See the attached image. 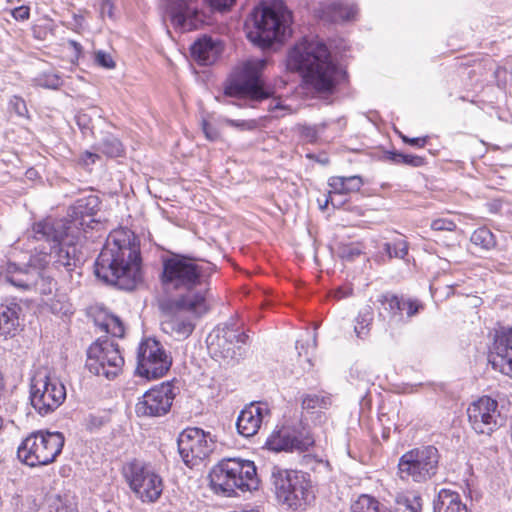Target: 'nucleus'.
<instances>
[{
    "instance_id": "61",
    "label": "nucleus",
    "mask_w": 512,
    "mask_h": 512,
    "mask_svg": "<svg viewBox=\"0 0 512 512\" xmlns=\"http://www.w3.org/2000/svg\"><path fill=\"white\" fill-rule=\"evenodd\" d=\"M398 300L399 302H405V298L404 297H399L398 296ZM404 310H405V307H403L402 303L399 304V312H400V319H399V323H404L405 320H404Z\"/></svg>"
},
{
    "instance_id": "35",
    "label": "nucleus",
    "mask_w": 512,
    "mask_h": 512,
    "mask_svg": "<svg viewBox=\"0 0 512 512\" xmlns=\"http://www.w3.org/2000/svg\"><path fill=\"white\" fill-rule=\"evenodd\" d=\"M290 442H292V451L304 452L313 446L315 440L310 431L302 428L301 430L290 431Z\"/></svg>"
},
{
    "instance_id": "47",
    "label": "nucleus",
    "mask_w": 512,
    "mask_h": 512,
    "mask_svg": "<svg viewBox=\"0 0 512 512\" xmlns=\"http://www.w3.org/2000/svg\"><path fill=\"white\" fill-rule=\"evenodd\" d=\"M103 424H104L103 417L97 416L94 414H89L84 419V425H85L86 429L91 432L99 429Z\"/></svg>"
},
{
    "instance_id": "59",
    "label": "nucleus",
    "mask_w": 512,
    "mask_h": 512,
    "mask_svg": "<svg viewBox=\"0 0 512 512\" xmlns=\"http://www.w3.org/2000/svg\"><path fill=\"white\" fill-rule=\"evenodd\" d=\"M57 512H77L76 504L69 500L61 502L57 507Z\"/></svg>"
},
{
    "instance_id": "7",
    "label": "nucleus",
    "mask_w": 512,
    "mask_h": 512,
    "mask_svg": "<svg viewBox=\"0 0 512 512\" xmlns=\"http://www.w3.org/2000/svg\"><path fill=\"white\" fill-rule=\"evenodd\" d=\"M271 482L279 502L294 511L305 510L315 498L310 476L305 472L273 466Z\"/></svg>"
},
{
    "instance_id": "17",
    "label": "nucleus",
    "mask_w": 512,
    "mask_h": 512,
    "mask_svg": "<svg viewBox=\"0 0 512 512\" xmlns=\"http://www.w3.org/2000/svg\"><path fill=\"white\" fill-rule=\"evenodd\" d=\"M248 336L228 325L215 328L207 337V346L216 359L229 363L240 355V344H245Z\"/></svg>"
},
{
    "instance_id": "6",
    "label": "nucleus",
    "mask_w": 512,
    "mask_h": 512,
    "mask_svg": "<svg viewBox=\"0 0 512 512\" xmlns=\"http://www.w3.org/2000/svg\"><path fill=\"white\" fill-rule=\"evenodd\" d=\"M210 486L216 493L231 496L236 490L252 491L259 486L253 461L240 458L221 460L209 473Z\"/></svg>"
},
{
    "instance_id": "44",
    "label": "nucleus",
    "mask_w": 512,
    "mask_h": 512,
    "mask_svg": "<svg viewBox=\"0 0 512 512\" xmlns=\"http://www.w3.org/2000/svg\"><path fill=\"white\" fill-rule=\"evenodd\" d=\"M401 303L403 307H405L404 312L408 319L415 316L421 309H423V304L417 299L405 298V302Z\"/></svg>"
},
{
    "instance_id": "56",
    "label": "nucleus",
    "mask_w": 512,
    "mask_h": 512,
    "mask_svg": "<svg viewBox=\"0 0 512 512\" xmlns=\"http://www.w3.org/2000/svg\"><path fill=\"white\" fill-rule=\"evenodd\" d=\"M402 137V140L411 145V146H415V147H424L425 144L427 143V137H416V138H409L407 136H401Z\"/></svg>"
},
{
    "instance_id": "16",
    "label": "nucleus",
    "mask_w": 512,
    "mask_h": 512,
    "mask_svg": "<svg viewBox=\"0 0 512 512\" xmlns=\"http://www.w3.org/2000/svg\"><path fill=\"white\" fill-rule=\"evenodd\" d=\"M177 444L183 462L189 467L196 466L207 458L213 451L214 446L209 433L197 427L182 431Z\"/></svg>"
},
{
    "instance_id": "24",
    "label": "nucleus",
    "mask_w": 512,
    "mask_h": 512,
    "mask_svg": "<svg viewBox=\"0 0 512 512\" xmlns=\"http://www.w3.org/2000/svg\"><path fill=\"white\" fill-rule=\"evenodd\" d=\"M172 308L175 310L174 314L162 322V330L172 336L175 340H184L188 338L195 329V319L200 316H195L187 309H177L173 302Z\"/></svg>"
},
{
    "instance_id": "19",
    "label": "nucleus",
    "mask_w": 512,
    "mask_h": 512,
    "mask_svg": "<svg viewBox=\"0 0 512 512\" xmlns=\"http://www.w3.org/2000/svg\"><path fill=\"white\" fill-rule=\"evenodd\" d=\"M175 398L174 388L169 383H162L146 391L138 399L135 412L139 417H161L166 415Z\"/></svg>"
},
{
    "instance_id": "15",
    "label": "nucleus",
    "mask_w": 512,
    "mask_h": 512,
    "mask_svg": "<svg viewBox=\"0 0 512 512\" xmlns=\"http://www.w3.org/2000/svg\"><path fill=\"white\" fill-rule=\"evenodd\" d=\"M4 278L22 291H34L44 295L52 292V279L44 276L43 272L35 266L9 262L5 268Z\"/></svg>"
},
{
    "instance_id": "14",
    "label": "nucleus",
    "mask_w": 512,
    "mask_h": 512,
    "mask_svg": "<svg viewBox=\"0 0 512 512\" xmlns=\"http://www.w3.org/2000/svg\"><path fill=\"white\" fill-rule=\"evenodd\" d=\"M171 364V358L159 341L149 338L140 343L137 351V375L148 380L158 379L168 372Z\"/></svg>"
},
{
    "instance_id": "36",
    "label": "nucleus",
    "mask_w": 512,
    "mask_h": 512,
    "mask_svg": "<svg viewBox=\"0 0 512 512\" xmlns=\"http://www.w3.org/2000/svg\"><path fill=\"white\" fill-rule=\"evenodd\" d=\"M378 302L381 304L384 311H386L388 313L390 322L399 324V319H400L399 304H400V302L398 300V296L393 293L386 292L379 296Z\"/></svg>"
},
{
    "instance_id": "18",
    "label": "nucleus",
    "mask_w": 512,
    "mask_h": 512,
    "mask_svg": "<svg viewBox=\"0 0 512 512\" xmlns=\"http://www.w3.org/2000/svg\"><path fill=\"white\" fill-rule=\"evenodd\" d=\"M467 416L470 427L477 434L490 436L502 426L498 403L488 396L472 402L467 408Z\"/></svg>"
},
{
    "instance_id": "9",
    "label": "nucleus",
    "mask_w": 512,
    "mask_h": 512,
    "mask_svg": "<svg viewBox=\"0 0 512 512\" xmlns=\"http://www.w3.org/2000/svg\"><path fill=\"white\" fill-rule=\"evenodd\" d=\"M64 442L61 432H33L22 441L17 456L31 467L48 465L61 453Z\"/></svg>"
},
{
    "instance_id": "28",
    "label": "nucleus",
    "mask_w": 512,
    "mask_h": 512,
    "mask_svg": "<svg viewBox=\"0 0 512 512\" xmlns=\"http://www.w3.org/2000/svg\"><path fill=\"white\" fill-rule=\"evenodd\" d=\"M21 306L14 300L0 304V335L14 337L20 330Z\"/></svg>"
},
{
    "instance_id": "23",
    "label": "nucleus",
    "mask_w": 512,
    "mask_h": 512,
    "mask_svg": "<svg viewBox=\"0 0 512 512\" xmlns=\"http://www.w3.org/2000/svg\"><path fill=\"white\" fill-rule=\"evenodd\" d=\"M488 361L493 369L512 378V328L496 332Z\"/></svg>"
},
{
    "instance_id": "48",
    "label": "nucleus",
    "mask_w": 512,
    "mask_h": 512,
    "mask_svg": "<svg viewBox=\"0 0 512 512\" xmlns=\"http://www.w3.org/2000/svg\"><path fill=\"white\" fill-rule=\"evenodd\" d=\"M299 133L303 139L311 143L318 138V132L314 126L301 125L299 126Z\"/></svg>"
},
{
    "instance_id": "43",
    "label": "nucleus",
    "mask_w": 512,
    "mask_h": 512,
    "mask_svg": "<svg viewBox=\"0 0 512 512\" xmlns=\"http://www.w3.org/2000/svg\"><path fill=\"white\" fill-rule=\"evenodd\" d=\"M94 61L98 66L106 69H112L115 67V62L112 56L109 53L102 50L95 52Z\"/></svg>"
},
{
    "instance_id": "33",
    "label": "nucleus",
    "mask_w": 512,
    "mask_h": 512,
    "mask_svg": "<svg viewBox=\"0 0 512 512\" xmlns=\"http://www.w3.org/2000/svg\"><path fill=\"white\" fill-rule=\"evenodd\" d=\"M95 324L106 333L114 337L121 338L124 336L125 328L119 317L112 314H103L102 318H95Z\"/></svg>"
},
{
    "instance_id": "60",
    "label": "nucleus",
    "mask_w": 512,
    "mask_h": 512,
    "mask_svg": "<svg viewBox=\"0 0 512 512\" xmlns=\"http://www.w3.org/2000/svg\"><path fill=\"white\" fill-rule=\"evenodd\" d=\"M403 156H404V154L400 153V152H388L387 153V158L395 164H402Z\"/></svg>"
},
{
    "instance_id": "2",
    "label": "nucleus",
    "mask_w": 512,
    "mask_h": 512,
    "mask_svg": "<svg viewBox=\"0 0 512 512\" xmlns=\"http://www.w3.org/2000/svg\"><path fill=\"white\" fill-rule=\"evenodd\" d=\"M95 274L122 290H133L142 281L140 248L131 231L109 235L96 259Z\"/></svg>"
},
{
    "instance_id": "13",
    "label": "nucleus",
    "mask_w": 512,
    "mask_h": 512,
    "mask_svg": "<svg viewBox=\"0 0 512 512\" xmlns=\"http://www.w3.org/2000/svg\"><path fill=\"white\" fill-rule=\"evenodd\" d=\"M124 366L119 345L109 339L97 340L87 350V369L107 379H114L118 376Z\"/></svg>"
},
{
    "instance_id": "58",
    "label": "nucleus",
    "mask_w": 512,
    "mask_h": 512,
    "mask_svg": "<svg viewBox=\"0 0 512 512\" xmlns=\"http://www.w3.org/2000/svg\"><path fill=\"white\" fill-rule=\"evenodd\" d=\"M352 293H353V289L350 287H347V288L339 287L334 291L333 296L335 299L341 300V299L351 296Z\"/></svg>"
},
{
    "instance_id": "27",
    "label": "nucleus",
    "mask_w": 512,
    "mask_h": 512,
    "mask_svg": "<svg viewBox=\"0 0 512 512\" xmlns=\"http://www.w3.org/2000/svg\"><path fill=\"white\" fill-rule=\"evenodd\" d=\"M191 57L199 65L208 66L216 62L222 52L221 43L209 36L196 40L190 48Z\"/></svg>"
},
{
    "instance_id": "20",
    "label": "nucleus",
    "mask_w": 512,
    "mask_h": 512,
    "mask_svg": "<svg viewBox=\"0 0 512 512\" xmlns=\"http://www.w3.org/2000/svg\"><path fill=\"white\" fill-rule=\"evenodd\" d=\"M65 236L59 240L37 239L38 241H46L49 244V252L43 247L40 252L48 256L47 263L59 270L65 271L70 277L72 272L80 265L81 259L75 244L62 243Z\"/></svg>"
},
{
    "instance_id": "10",
    "label": "nucleus",
    "mask_w": 512,
    "mask_h": 512,
    "mask_svg": "<svg viewBox=\"0 0 512 512\" xmlns=\"http://www.w3.org/2000/svg\"><path fill=\"white\" fill-rule=\"evenodd\" d=\"M440 454L433 445L415 447L405 452L398 461V476L403 481L426 483L436 476Z\"/></svg>"
},
{
    "instance_id": "11",
    "label": "nucleus",
    "mask_w": 512,
    "mask_h": 512,
    "mask_svg": "<svg viewBox=\"0 0 512 512\" xmlns=\"http://www.w3.org/2000/svg\"><path fill=\"white\" fill-rule=\"evenodd\" d=\"M123 475L131 491L143 503H155L161 497L163 480L150 464L134 459L124 466Z\"/></svg>"
},
{
    "instance_id": "53",
    "label": "nucleus",
    "mask_w": 512,
    "mask_h": 512,
    "mask_svg": "<svg viewBox=\"0 0 512 512\" xmlns=\"http://www.w3.org/2000/svg\"><path fill=\"white\" fill-rule=\"evenodd\" d=\"M11 13L14 19L24 21L30 16V9L28 6H19L14 8Z\"/></svg>"
},
{
    "instance_id": "29",
    "label": "nucleus",
    "mask_w": 512,
    "mask_h": 512,
    "mask_svg": "<svg viewBox=\"0 0 512 512\" xmlns=\"http://www.w3.org/2000/svg\"><path fill=\"white\" fill-rule=\"evenodd\" d=\"M433 512H468V510L457 492L441 489L434 500Z\"/></svg>"
},
{
    "instance_id": "54",
    "label": "nucleus",
    "mask_w": 512,
    "mask_h": 512,
    "mask_svg": "<svg viewBox=\"0 0 512 512\" xmlns=\"http://www.w3.org/2000/svg\"><path fill=\"white\" fill-rule=\"evenodd\" d=\"M226 123L230 126L239 127L244 130H252L256 126L254 121H238L233 119H227Z\"/></svg>"
},
{
    "instance_id": "21",
    "label": "nucleus",
    "mask_w": 512,
    "mask_h": 512,
    "mask_svg": "<svg viewBox=\"0 0 512 512\" xmlns=\"http://www.w3.org/2000/svg\"><path fill=\"white\" fill-rule=\"evenodd\" d=\"M197 3L198 0H168L166 11L175 29L191 31L203 23Z\"/></svg>"
},
{
    "instance_id": "52",
    "label": "nucleus",
    "mask_w": 512,
    "mask_h": 512,
    "mask_svg": "<svg viewBox=\"0 0 512 512\" xmlns=\"http://www.w3.org/2000/svg\"><path fill=\"white\" fill-rule=\"evenodd\" d=\"M402 164L411 167H420L424 164V158L417 155L404 154Z\"/></svg>"
},
{
    "instance_id": "62",
    "label": "nucleus",
    "mask_w": 512,
    "mask_h": 512,
    "mask_svg": "<svg viewBox=\"0 0 512 512\" xmlns=\"http://www.w3.org/2000/svg\"><path fill=\"white\" fill-rule=\"evenodd\" d=\"M328 204H329V203H327V204L325 203V205H324V206H322V209H325V207H326Z\"/></svg>"
},
{
    "instance_id": "38",
    "label": "nucleus",
    "mask_w": 512,
    "mask_h": 512,
    "mask_svg": "<svg viewBox=\"0 0 512 512\" xmlns=\"http://www.w3.org/2000/svg\"><path fill=\"white\" fill-rule=\"evenodd\" d=\"M470 241L472 244L480 247L483 250H490L496 245L494 234L486 227H480L476 229L472 233Z\"/></svg>"
},
{
    "instance_id": "1",
    "label": "nucleus",
    "mask_w": 512,
    "mask_h": 512,
    "mask_svg": "<svg viewBox=\"0 0 512 512\" xmlns=\"http://www.w3.org/2000/svg\"><path fill=\"white\" fill-rule=\"evenodd\" d=\"M215 266L183 254H171L163 259L160 281L166 292H176L173 300L177 309H187L195 316L210 310V288L208 279Z\"/></svg>"
},
{
    "instance_id": "51",
    "label": "nucleus",
    "mask_w": 512,
    "mask_h": 512,
    "mask_svg": "<svg viewBox=\"0 0 512 512\" xmlns=\"http://www.w3.org/2000/svg\"><path fill=\"white\" fill-rule=\"evenodd\" d=\"M100 158L97 153L85 151L79 157V163L83 166H89L91 164L96 163V161Z\"/></svg>"
},
{
    "instance_id": "39",
    "label": "nucleus",
    "mask_w": 512,
    "mask_h": 512,
    "mask_svg": "<svg viewBox=\"0 0 512 512\" xmlns=\"http://www.w3.org/2000/svg\"><path fill=\"white\" fill-rule=\"evenodd\" d=\"M383 249L387 253L389 259H404L408 254L409 245L406 240L399 238L392 242L384 243Z\"/></svg>"
},
{
    "instance_id": "3",
    "label": "nucleus",
    "mask_w": 512,
    "mask_h": 512,
    "mask_svg": "<svg viewBox=\"0 0 512 512\" xmlns=\"http://www.w3.org/2000/svg\"><path fill=\"white\" fill-rule=\"evenodd\" d=\"M289 69L303 73L305 81L319 93H333L345 78L331 59L327 46L318 39L304 38L288 54Z\"/></svg>"
},
{
    "instance_id": "40",
    "label": "nucleus",
    "mask_w": 512,
    "mask_h": 512,
    "mask_svg": "<svg viewBox=\"0 0 512 512\" xmlns=\"http://www.w3.org/2000/svg\"><path fill=\"white\" fill-rule=\"evenodd\" d=\"M33 83L46 89H58L63 84V80L57 73L49 71L37 75Z\"/></svg>"
},
{
    "instance_id": "49",
    "label": "nucleus",
    "mask_w": 512,
    "mask_h": 512,
    "mask_svg": "<svg viewBox=\"0 0 512 512\" xmlns=\"http://www.w3.org/2000/svg\"><path fill=\"white\" fill-rule=\"evenodd\" d=\"M10 105L18 116L23 117L28 112L25 101L20 97L14 96L10 101Z\"/></svg>"
},
{
    "instance_id": "34",
    "label": "nucleus",
    "mask_w": 512,
    "mask_h": 512,
    "mask_svg": "<svg viewBox=\"0 0 512 512\" xmlns=\"http://www.w3.org/2000/svg\"><path fill=\"white\" fill-rule=\"evenodd\" d=\"M290 430H279L273 432L266 441V446L269 450L280 452L290 451L292 442H290Z\"/></svg>"
},
{
    "instance_id": "50",
    "label": "nucleus",
    "mask_w": 512,
    "mask_h": 512,
    "mask_svg": "<svg viewBox=\"0 0 512 512\" xmlns=\"http://www.w3.org/2000/svg\"><path fill=\"white\" fill-rule=\"evenodd\" d=\"M202 130L205 137L210 141H216L220 137L219 130L206 120L202 121Z\"/></svg>"
},
{
    "instance_id": "8",
    "label": "nucleus",
    "mask_w": 512,
    "mask_h": 512,
    "mask_svg": "<svg viewBox=\"0 0 512 512\" xmlns=\"http://www.w3.org/2000/svg\"><path fill=\"white\" fill-rule=\"evenodd\" d=\"M266 65L263 59H248L235 67L224 89L226 96L249 98L262 101L273 97L274 90L262 80V70Z\"/></svg>"
},
{
    "instance_id": "25",
    "label": "nucleus",
    "mask_w": 512,
    "mask_h": 512,
    "mask_svg": "<svg viewBox=\"0 0 512 512\" xmlns=\"http://www.w3.org/2000/svg\"><path fill=\"white\" fill-rule=\"evenodd\" d=\"M265 403H250L240 412L236 427L240 435L249 438L254 436L261 427L265 414H268Z\"/></svg>"
},
{
    "instance_id": "32",
    "label": "nucleus",
    "mask_w": 512,
    "mask_h": 512,
    "mask_svg": "<svg viewBox=\"0 0 512 512\" xmlns=\"http://www.w3.org/2000/svg\"><path fill=\"white\" fill-rule=\"evenodd\" d=\"M374 312L371 306L363 307L355 318L354 332L360 339H366L371 330Z\"/></svg>"
},
{
    "instance_id": "57",
    "label": "nucleus",
    "mask_w": 512,
    "mask_h": 512,
    "mask_svg": "<svg viewBox=\"0 0 512 512\" xmlns=\"http://www.w3.org/2000/svg\"><path fill=\"white\" fill-rule=\"evenodd\" d=\"M100 14L102 17L108 16L109 18L113 17V4L111 0H102L100 7Z\"/></svg>"
},
{
    "instance_id": "45",
    "label": "nucleus",
    "mask_w": 512,
    "mask_h": 512,
    "mask_svg": "<svg viewBox=\"0 0 512 512\" xmlns=\"http://www.w3.org/2000/svg\"><path fill=\"white\" fill-rule=\"evenodd\" d=\"M431 229L434 231H454L456 224L454 221L446 218L435 219L431 222Z\"/></svg>"
},
{
    "instance_id": "55",
    "label": "nucleus",
    "mask_w": 512,
    "mask_h": 512,
    "mask_svg": "<svg viewBox=\"0 0 512 512\" xmlns=\"http://www.w3.org/2000/svg\"><path fill=\"white\" fill-rule=\"evenodd\" d=\"M210 5L218 10H225L230 8L234 3L235 0H208Z\"/></svg>"
},
{
    "instance_id": "22",
    "label": "nucleus",
    "mask_w": 512,
    "mask_h": 512,
    "mask_svg": "<svg viewBox=\"0 0 512 512\" xmlns=\"http://www.w3.org/2000/svg\"><path fill=\"white\" fill-rule=\"evenodd\" d=\"M396 512H421L422 503L420 496L413 495L412 497L405 494H398L396 496ZM351 512H392L383 503L376 498L362 494L351 505Z\"/></svg>"
},
{
    "instance_id": "37",
    "label": "nucleus",
    "mask_w": 512,
    "mask_h": 512,
    "mask_svg": "<svg viewBox=\"0 0 512 512\" xmlns=\"http://www.w3.org/2000/svg\"><path fill=\"white\" fill-rule=\"evenodd\" d=\"M97 149L108 157H120L124 153L122 143L112 134H106L98 143Z\"/></svg>"
},
{
    "instance_id": "12",
    "label": "nucleus",
    "mask_w": 512,
    "mask_h": 512,
    "mask_svg": "<svg viewBox=\"0 0 512 512\" xmlns=\"http://www.w3.org/2000/svg\"><path fill=\"white\" fill-rule=\"evenodd\" d=\"M66 399V388L45 369L35 372L30 383V402L42 416L55 411Z\"/></svg>"
},
{
    "instance_id": "42",
    "label": "nucleus",
    "mask_w": 512,
    "mask_h": 512,
    "mask_svg": "<svg viewBox=\"0 0 512 512\" xmlns=\"http://www.w3.org/2000/svg\"><path fill=\"white\" fill-rule=\"evenodd\" d=\"M268 110L273 112L275 117H283L287 114L293 113L291 107L285 105L280 98H274L269 105Z\"/></svg>"
},
{
    "instance_id": "4",
    "label": "nucleus",
    "mask_w": 512,
    "mask_h": 512,
    "mask_svg": "<svg viewBox=\"0 0 512 512\" xmlns=\"http://www.w3.org/2000/svg\"><path fill=\"white\" fill-rule=\"evenodd\" d=\"M101 200L95 194L77 199L67 212L66 219L54 220L47 218L33 225L34 239L59 240L62 236L78 240L88 230L99 224L96 215L100 210Z\"/></svg>"
},
{
    "instance_id": "26",
    "label": "nucleus",
    "mask_w": 512,
    "mask_h": 512,
    "mask_svg": "<svg viewBox=\"0 0 512 512\" xmlns=\"http://www.w3.org/2000/svg\"><path fill=\"white\" fill-rule=\"evenodd\" d=\"M331 188L326 199V204L330 203L333 207H340L344 204L345 200H337L338 195H347L350 193L358 192L363 186V180L360 176H334L328 181Z\"/></svg>"
},
{
    "instance_id": "5",
    "label": "nucleus",
    "mask_w": 512,
    "mask_h": 512,
    "mask_svg": "<svg viewBox=\"0 0 512 512\" xmlns=\"http://www.w3.org/2000/svg\"><path fill=\"white\" fill-rule=\"evenodd\" d=\"M292 13L281 1L261 4L253 9L245 23L250 42L261 48L282 42L291 35Z\"/></svg>"
},
{
    "instance_id": "30",
    "label": "nucleus",
    "mask_w": 512,
    "mask_h": 512,
    "mask_svg": "<svg viewBox=\"0 0 512 512\" xmlns=\"http://www.w3.org/2000/svg\"><path fill=\"white\" fill-rule=\"evenodd\" d=\"M356 13L357 8L354 5L342 2H333L324 11L325 18L333 23L352 20Z\"/></svg>"
},
{
    "instance_id": "31",
    "label": "nucleus",
    "mask_w": 512,
    "mask_h": 512,
    "mask_svg": "<svg viewBox=\"0 0 512 512\" xmlns=\"http://www.w3.org/2000/svg\"><path fill=\"white\" fill-rule=\"evenodd\" d=\"M332 404L331 397L324 393H308L302 396L301 406L308 414L328 409Z\"/></svg>"
},
{
    "instance_id": "41",
    "label": "nucleus",
    "mask_w": 512,
    "mask_h": 512,
    "mask_svg": "<svg viewBox=\"0 0 512 512\" xmlns=\"http://www.w3.org/2000/svg\"><path fill=\"white\" fill-rule=\"evenodd\" d=\"M362 254V249L358 244H347L339 248V256L342 259L352 261Z\"/></svg>"
},
{
    "instance_id": "46",
    "label": "nucleus",
    "mask_w": 512,
    "mask_h": 512,
    "mask_svg": "<svg viewBox=\"0 0 512 512\" xmlns=\"http://www.w3.org/2000/svg\"><path fill=\"white\" fill-rule=\"evenodd\" d=\"M76 123L84 135L92 132V120L87 113L79 112L76 115Z\"/></svg>"
}]
</instances>
